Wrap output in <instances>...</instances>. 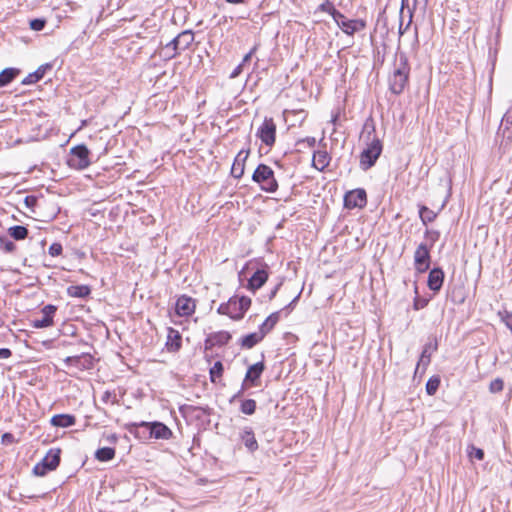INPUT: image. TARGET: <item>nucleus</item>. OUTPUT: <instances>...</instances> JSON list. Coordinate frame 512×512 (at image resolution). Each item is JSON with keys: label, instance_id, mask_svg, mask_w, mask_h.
Instances as JSON below:
<instances>
[{"label": "nucleus", "instance_id": "f257e3e1", "mask_svg": "<svg viewBox=\"0 0 512 512\" xmlns=\"http://www.w3.org/2000/svg\"><path fill=\"white\" fill-rule=\"evenodd\" d=\"M250 267L252 269H254V272L251 275V277L248 279L247 289L252 292H256L267 282V280L269 278L270 267L267 263H265L263 261H259V260L249 261L243 267L240 274H242L245 269H249Z\"/></svg>", "mask_w": 512, "mask_h": 512}, {"label": "nucleus", "instance_id": "f03ea898", "mask_svg": "<svg viewBox=\"0 0 512 512\" xmlns=\"http://www.w3.org/2000/svg\"><path fill=\"white\" fill-rule=\"evenodd\" d=\"M252 181L267 193H275L279 187L273 169L264 163L258 164L252 174Z\"/></svg>", "mask_w": 512, "mask_h": 512}, {"label": "nucleus", "instance_id": "7ed1b4c3", "mask_svg": "<svg viewBox=\"0 0 512 512\" xmlns=\"http://www.w3.org/2000/svg\"><path fill=\"white\" fill-rule=\"evenodd\" d=\"M383 151V144L379 138H374L360 154V168L367 171L372 168Z\"/></svg>", "mask_w": 512, "mask_h": 512}, {"label": "nucleus", "instance_id": "20e7f679", "mask_svg": "<svg viewBox=\"0 0 512 512\" xmlns=\"http://www.w3.org/2000/svg\"><path fill=\"white\" fill-rule=\"evenodd\" d=\"M61 461V449L51 448L45 457L37 463L33 468V474L36 476H45L47 473L54 471Z\"/></svg>", "mask_w": 512, "mask_h": 512}, {"label": "nucleus", "instance_id": "39448f33", "mask_svg": "<svg viewBox=\"0 0 512 512\" xmlns=\"http://www.w3.org/2000/svg\"><path fill=\"white\" fill-rule=\"evenodd\" d=\"M89 154H90V151L86 145L80 144V145L74 146L70 150V154L67 159V164L71 168H74L77 170H84L91 163L90 159H89Z\"/></svg>", "mask_w": 512, "mask_h": 512}, {"label": "nucleus", "instance_id": "423d86ee", "mask_svg": "<svg viewBox=\"0 0 512 512\" xmlns=\"http://www.w3.org/2000/svg\"><path fill=\"white\" fill-rule=\"evenodd\" d=\"M228 306L230 312V318L233 320H241L245 313L249 310L251 306V298L248 296H232L229 298Z\"/></svg>", "mask_w": 512, "mask_h": 512}, {"label": "nucleus", "instance_id": "0eeeda50", "mask_svg": "<svg viewBox=\"0 0 512 512\" xmlns=\"http://www.w3.org/2000/svg\"><path fill=\"white\" fill-rule=\"evenodd\" d=\"M276 124L273 118L265 117L262 124L256 132V137L259 138L265 146L271 148L276 141Z\"/></svg>", "mask_w": 512, "mask_h": 512}, {"label": "nucleus", "instance_id": "6e6552de", "mask_svg": "<svg viewBox=\"0 0 512 512\" xmlns=\"http://www.w3.org/2000/svg\"><path fill=\"white\" fill-rule=\"evenodd\" d=\"M432 248L428 243H420L414 252V266L418 273L422 274L429 270L431 264V251Z\"/></svg>", "mask_w": 512, "mask_h": 512}, {"label": "nucleus", "instance_id": "1a4fd4ad", "mask_svg": "<svg viewBox=\"0 0 512 512\" xmlns=\"http://www.w3.org/2000/svg\"><path fill=\"white\" fill-rule=\"evenodd\" d=\"M343 202L346 209H362L367 204V193L363 188L350 190L345 193Z\"/></svg>", "mask_w": 512, "mask_h": 512}, {"label": "nucleus", "instance_id": "9d476101", "mask_svg": "<svg viewBox=\"0 0 512 512\" xmlns=\"http://www.w3.org/2000/svg\"><path fill=\"white\" fill-rule=\"evenodd\" d=\"M150 422L141 421V422H129L124 425V428L135 438L141 441H148L151 439L149 436L150 431Z\"/></svg>", "mask_w": 512, "mask_h": 512}, {"label": "nucleus", "instance_id": "9b49d317", "mask_svg": "<svg viewBox=\"0 0 512 512\" xmlns=\"http://www.w3.org/2000/svg\"><path fill=\"white\" fill-rule=\"evenodd\" d=\"M195 300L187 295L178 297L175 303V312L180 317L191 316L195 312Z\"/></svg>", "mask_w": 512, "mask_h": 512}, {"label": "nucleus", "instance_id": "f8f14e48", "mask_svg": "<svg viewBox=\"0 0 512 512\" xmlns=\"http://www.w3.org/2000/svg\"><path fill=\"white\" fill-rule=\"evenodd\" d=\"M231 338V334L224 330L210 333L204 341L205 350H211L215 346H224L231 340Z\"/></svg>", "mask_w": 512, "mask_h": 512}, {"label": "nucleus", "instance_id": "ddd939ff", "mask_svg": "<svg viewBox=\"0 0 512 512\" xmlns=\"http://www.w3.org/2000/svg\"><path fill=\"white\" fill-rule=\"evenodd\" d=\"M65 364L70 367H75L79 370H87L93 367V357L89 353H83L76 356H68L64 360Z\"/></svg>", "mask_w": 512, "mask_h": 512}, {"label": "nucleus", "instance_id": "4468645a", "mask_svg": "<svg viewBox=\"0 0 512 512\" xmlns=\"http://www.w3.org/2000/svg\"><path fill=\"white\" fill-rule=\"evenodd\" d=\"M445 273L441 267H433L430 269L427 279L428 288L434 293H438L443 286Z\"/></svg>", "mask_w": 512, "mask_h": 512}, {"label": "nucleus", "instance_id": "2eb2a0df", "mask_svg": "<svg viewBox=\"0 0 512 512\" xmlns=\"http://www.w3.org/2000/svg\"><path fill=\"white\" fill-rule=\"evenodd\" d=\"M409 76L410 75L408 74L393 72L388 79L389 90L391 91V93H393L394 95L402 94L409 82Z\"/></svg>", "mask_w": 512, "mask_h": 512}, {"label": "nucleus", "instance_id": "dca6fc26", "mask_svg": "<svg viewBox=\"0 0 512 512\" xmlns=\"http://www.w3.org/2000/svg\"><path fill=\"white\" fill-rule=\"evenodd\" d=\"M57 307L52 304H47L41 309L42 318L33 320L34 328H47L54 324V316Z\"/></svg>", "mask_w": 512, "mask_h": 512}, {"label": "nucleus", "instance_id": "f3484780", "mask_svg": "<svg viewBox=\"0 0 512 512\" xmlns=\"http://www.w3.org/2000/svg\"><path fill=\"white\" fill-rule=\"evenodd\" d=\"M149 426V436H151V439L169 440L173 437L172 430L163 422L152 421L149 423Z\"/></svg>", "mask_w": 512, "mask_h": 512}, {"label": "nucleus", "instance_id": "a211bd4d", "mask_svg": "<svg viewBox=\"0 0 512 512\" xmlns=\"http://www.w3.org/2000/svg\"><path fill=\"white\" fill-rule=\"evenodd\" d=\"M250 154V149H241L238 154L236 155L234 162L231 167V175L236 178L240 179L245 170V162Z\"/></svg>", "mask_w": 512, "mask_h": 512}, {"label": "nucleus", "instance_id": "6ab92c4d", "mask_svg": "<svg viewBox=\"0 0 512 512\" xmlns=\"http://www.w3.org/2000/svg\"><path fill=\"white\" fill-rule=\"evenodd\" d=\"M53 69V63L48 62L40 65L34 72L29 73L22 81V85H32L41 81L46 74Z\"/></svg>", "mask_w": 512, "mask_h": 512}, {"label": "nucleus", "instance_id": "aec40b11", "mask_svg": "<svg viewBox=\"0 0 512 512\" xmlns=\"http://www.w3.org/2000/svg\"><path fill=\"white\" fill-rule=\"evenodd\" d=\"M265 370V363L263 360L250 365L245 374L244 381L249 384V386H257L258 381Z\"/></svg>", "mask_w": 512, "mask_h": 512}, {"label": "nucleus", "instance_id": "412c9836", "mask_svg": "<svg viewBox=\"0 0 512 512\" xmlns=\"http://www.w3.org/2000/svg\"><path fill=\"white\" fill-rule=\"evenodd\" d=\"M500 140L499 148L503 153L506 152L507 146L512 141V126L501 125L496 134V142Z\"/></svg>", "mask_w": 512, "mask_h": 512}, {"label": "nucleus", "instance_id": "4be33fe9", "mask_svg": "<svg viewBox=\"0 0 512 512\" xmlns=\"http://www.w3.org/2000/svg\"><path fill=\"white\" fill-rule=\"evenodd\" d=\"M331 156L326 150H317L313 153L312 166L318 171H324L329 166Z\"/></svg>", "mask_w": 512, "mask_h": 512}, {"label": "nucleus", "instance_id": "5701e85b", "mask_svg": "<svg viewBox=\"0 0 512 512\" xmlns=\"http://www.w3.org/2000/svg\"><path fill=\"white\" fill-rule=\"evenodd\" d=\"M50 424L58 428H68L76 424V417L72 414H55L51 417Z\"/></svg>", "mask_w": 512, "mask_h": 512}, {"label": "nucleus", "instance_id": "b1692460", "mask_svg": "<svg viewBox=\"0 0 512 512\" xmlns=\"http://www.w3.org/2000/svg\"><path fill=\"white\" fill-rule=\"evenodd\" d=\"M182 345V336L178 330L174 328L168 329L166 346L167 349L171 352H176L181 348Z\"/></svg>", "mask_w": 512, "mask_h": 512}, {"label": "nucleus", "instance_id": "393cba45", "mask_svg": "<svg viewBox=\"0 0 512 512\" xmlns=\"http://www.w3.org/2000/svg\"><path fill=\"white\" fill-rule=\"evenodd\" d=\"M264 335L258 330V332H252L243 336L239 340V344L244 349H251L260 343L264 339Z\"/></svg>", "mask_w": 512, "mask_h": 512}, {"label": "nucleus", "instance_id": "a878e982", "mask_svg": "<svg viewBox=\"0 0 512 512\" xmlns=\"http://www.w3.org/2000/svg\"><path fill=\"white\" fill-rule=\"evenodd\" d=\"M241 440L250 452H254L258 449V442L255 438L253 430L250 427H245L243 429L241 433Z\"/></svg>", "mask_w": 512, "mask_h": 512}, {"label": "nucleus", "instance_id": "bb28decb", "mask_svg": "<svg viewBox=\"0 0 512 512\" xmlns=\"http://www.w3.org/2000/svg\"><path fill=\"white\" fill-rule=\"evenodd\" d=\"M280 314H281V311H276V312H273L271 313L265 320L264 322L259 326V330L260 332L264 335V337L270 333L274 327L276 326V324L279 322L280 320Z\"/></svg>", "mask_w": 512, "mask_h": 512}, {"label": "nucleus", "instance_id": "cd10ccee", "mask_svg": "<svg viewBox=\"0 0 512 512\" xmlns=\"http://www.w3.org/2000/svg\"><path fill=\"white\" fill-rule=\"evenodd\" d=\"M67 294L70 297L86 299L91 294V287L89 285H71L67 288Z\"/></svg>", "mask_w": 512, "mask_h": 512}, {"label": "nucleus", "instance_id": "c85d7f7f", "mask_svg": "<svg viewBox=\"0 0 512 512\" xmlns=\"http://www.w3.org/2000/svg\"><path fill=\"white\" fill-rule=\"evenodd\" d=\"M410 64L408 56L405 52H399L396 54V62L393 72L396 73H402V74H408L410 75Z\"/></svg>", "mask_w": 512, "mask_h": 512}, {"label": "nucleus", "instance_id": "c756f323", "mask_svg": "<svg viewBox=\"0 0 512 512\" xmlns=\"http://www.w3.org/2000/svg\"><path fill=\"white\" fill-rule=\"evenodd\" d=\"M20 74V69L18 68H5L0 72V88L7 86L10 84L18 75Z\"/></svg>", "mask_w": 512, "mask_h": 512}, {"label": "nucleus", "instance_id": "7c9ffc66", "mask_svg": "<svg viewBox=\"0 0 512 512\" xmlns=\"http://www.w3.org/2000/svg\"><path fill=\"white\" fill-rule=\"evenodd\" d=\"M116 450L113 447H101L95 451L94 457L99 462H108L114 459Z\"/></svg>", "mask_w": 512, "mask_h": 512}, {"label": "nucleus", "instance_id": "2f4dec72", "mask_svg": "<svg viewBox=\"0 0 512 512\" xmlns=\"http://www.w3.org/2000/svg\"><path fill=\"white\" fill-rule=\"evenodd\" d=\"M463 288L460 286L448 287L447 288V299L453 304H462L465 301L463 294Z\"/></svg>", "mask_w": 512, "mask_h": 512}, {"label": "nucleus", "instance_id": "473e14b6", "mask_svg": "<svg viewBox=\"0 0 512 512\" xmlns=\"http://www.w3.org/2000/svg\"><path fill=\"white\" fill-rule=\"evenodd\" d=\"M419 208V217L423 225H428L429 223L433 222L436 218L438 213L434 212L430 208H428L425 205H418Z\"/></svg>", "mask_w": 512, "mask_h": 512}, {"label": "nucleus", "instance_id": "72a5a7b5", "mask_svg": "<svg viewBox=\"0 0 512 512\" xmlns=\"http://www.w3.org/2000/svg\"><path fill=\"white\" fill-rule=\"evenodd\" d=\"M339 18H333L337 26L347 35L353 36L352 19H347L343 13L339 12Z\"/></svg>", "mask_w": 512, "mask_h": 512}, {"label": "nucleus", "instance_id": "f704fd0d", "mask_svg": "<svg viewBox=\"0 0 512 512\" xmlns=\"http://www.w3.org/2000/svg\"><path fill=\"white\" fill-rule=\"evenodd\" d=\"M8 234L14 240L21 241L28 237L29 231L25 226L14 225L8 229Z\"/></svg>", "mask_w": 512, "mask_h": 512}, {"label": "nucleus", "instance_id": "c9c22d12", "mask_svg": "<svg viewBox=\"0 0 512 512\" xmlns=\"http://www.w3.org/2000/svg\"><path fill=\"white\" fill-rule=\"evenodd\" d=\"M177 36L180 42V50L182 51L188 49L194 41V33L191 30L182 31Z\"/></svg>", "mask_w": 512, "mask_h": 512}, {"label": "nucleus", "instance_id": "e433bc0d", "mask_svg": "<svg viewBox=\"0 0 512 512\" xmlns=\"http://www.w3.org/2000/svg\"><path fill=\"white\" fill-rule=\"evenodd\" d=\"M224 366L221 361H216L209 370L210 381L216 384L223 376Z\"/></svg>", "mask_w": 512, "mask_h": 512}, {"label": "nucleus", "instance_id": "4c0bfd02", "mask_svg": "<svg viewBox=\"0 0 512 512\" xmlns=\"http://www.w3.org/2000/svg\"><path fill=\"white\" fill-rule=\"evenodd\" d=\"M441 379L438 375H434L428 379L425 385L427 395L433 396L439 389Z\"/></svg>", "mask_w": 512, "mask_h": 512}, {"label": "nucleus", "instance_id": "58836bf2", "mask_svg": "<svg viewBox=\"0 0 512 512\" xmlns=\"http://www.w3.org/2000/svg\"><path fill=\"white\" fill-rule=\"evenodd\" d=\"M257 403L254 399H243L240 404V412L245 415H253L256 411Z\"/></svg>", "mask_w": 512, "mask_h": 512}, {"label": "nucleus", "instance_id": "ea45409f", "mask_svg": "<svg viewBox=\"0 0 512 512\" xmlns=\"http://www.w3.org/2000/svg\"><path fill=\"white\" fill-rule=\"evenodd\" d=\"M317 11L328 13L329 15L332 16V18L340 17V11L335 8L333 2H331L330 0H325L323 3H321L318 6Z\"/></svg>", "mask_w": 512, "mask_h": 512}, {"label": "nucleus", "instance_id": "a19ab883", "mask_svg": "<svg viewBox=\"0 0 512 512\" xmlns=\"http://www.w3.org/2000/svg\"><path fill=\"white\" fill-rule=\"evenodd\" d=\"M430 344H426L423 348V351L420 355V359L416 366V372L419 370L421 366H423V369H425L426 366L429 365L431 361V354L429 353Z\"/></svg>", "mask_w": 512, "mask_h": 512}, {"label": "nucleus", "instance_id": "79ce46f5", "mask_svg": "<svg viewBox=\"0 0 512 512\" xmlns=\"http://www.w3.org/2000/svg\"><path fill=\"white\" fill-rule=\"evenodd\" d=\"M424 237L427 241L426 243H428V246L432 248L440 238V231L434 229H427L424 233Z\"/></svg>", "mask_w": 512, "mask_h": 512}, {"label": "nucleus", "instance_id": "37998d69", "mask_svg": "<svg viewBox=\"0 0 512 512\" xmlns=\"http://www.w3.org/2000/svg\"><path fill=\"white\" fill-rule=\"evenodd\" d=\"M414 290H415L416 296L413 299V309L418 311L420 309L425 308L428 305L429 299L420 297L418 295V287H417V285H415Z\"/></svg>", "mask_w": 512, "mask_h": 512}, {"label": "nucleus", "instance_id": "c03bdc74", "mask_svg": "<svg viewBox=\"0 0 512 512\" xmlns=\"http://www.w3.org/2000/svg\"><path fill=\"white\" fill-rule=\"evenodd\" d=\"M408 13H409V20H408L407 24L405 25V27L403 26V16H399V28H398L399 38H401L404 35V33L409 29V27L412 24L414 12H413V10H410V11H408Z\"/></svg>", "mask_w": 512, "mask_h": 512}, {"label": "nucleus", "instance_id": "a18cd8bd", "mask_svg": "<svg viewBox=\"0 0 512 512\" xmlns=\"http://www.w3.org/2000/svg\"><path fill=\"white\" fill-rule=\"evenodd\" d=\"M159 55L164 58L165 60H171L173 58H175L177 55H179V52L174 50V48H171L169 47L168 45H164L160 52H159Z\"/></svg>", "mask_w": 512, "mask_h": 512}, {"label": "nucleus", "instance_id": "49530a36", "mask_svg": "<svg viewBox=\"0 0 512 512\" xmlns=\"http://www.w3.org/2000/svg\"><path fill=\"white\" fill-rule=\"evenodd\" d=\"M0 248L7 253H13L16 250V245L13 241L5 236H0Z\"/></svg>", "mask_w": 512, "mask_h": 512}, {"label": "nucleus", "instance_id": "de8ad7c7", "mask_svg": "<svg viewBox=\"0 0 512 512\" xmlns=\"http://www.w3.org/2000/svg\"><path fill=\"white\" fill-rule=\"evenodd\" d=\"M484 450L478 447H475L474 445H470L468 447V456L471 459H476L478 461H482L484 459Z\"/></svg>", "mask_w": 512, "mask_h": 512}, {"label": "nucleus", "instance_id": "09e8293b", "mask_svg": "<svg viewBox=\"0 0 512 512\" xmlns=\"http://www.w3.org/2000/svg\"><path fill=\"white\" fill-rule=\"evenodd\" d=\"M184 410L190 411L192 413L200 412L203 415H210L211 411H212V409L209 406L201 407V406H192V405L183 406L180 408V411L183 412Z\"/></svg>", "mask_w": 512, "mask_h": 512}, {"label": "nucleus", "instance_id": "8fccbe9b", "mask_svg": "<svg viewBox=\"0 0 512 512\" xmlns=\"http://www.w3.org/2000/svg\"><path fill=\"white\" fill-rule=\"evenodd\" d=\"M46 23H47V21L44 18H34V19L30 20L29 26H30V29H32L34 31H42L45 28Z\"/></svg>", "mask_w": 512, "mask_h": 512}, {"label": "nucleus", "instance_id": "3c124183", "mask_svg": "<svg viewBox=\"0 0 512 512\" xmlns=\"http://www.w3.org/2000/svg\"><path fill=\"white\" fill-rule=\"evenodd\" d=\"M504 388V381L501 378H496L490 382L489 391L490 393H499Z\"/></svg>", "mask_w": 512, "mask_h": 512}, {"label": "nucleus", "instance_id": "603ef678", "mask_svg": "<svg viewBox=\"0 0 512 512\" xmlns=\"http://www.w3.org/2000/svg\"><path fill=\"white\" fill-rule=\"evenodd\" d=\"M62 251H63V247H62V244L59 243V242H54L50 245L49 249H48V253L52 256V257H56V256H59L62 254Z\"/></svg>", "mask_w": 512, "mask_h": 512}, {"label": "nucleus", "instance_id": "864d4df0", "mask_svg": "<svg viewBox=\"0 0 512 512\" xmlns=\"http://www.w3.org/2000/svg\"><path fill=\"white\" fill-rule=\"evenodd\" d=\"M37 202H38V198H37V196H34V195H27L24 198L25 207L28 209H31V210H33L36 207Z\"/></svg>", "mask_w": 512, "mask_h": 512}, {"label": "nucleus", "instance_id": "5fc2aeb1", "mask_svg": "<svg viewBox=\"0 0 512 512\" xmlns=\"http://www.w3.org/2000/svg\"><path fill=\"white\" fill-rule=\"evenodd\" d=\"M353 35L366 28V21L363 19H352Z\"/></svg>", "mask_w": 512, "mask_h": 512}, {"label": "nucleus", "instance_id": "6e6d98bb", "mask_svg": "<svg viewBox=\"0 0 512 512\" xmlns=\"http://www.w3.org/2000/svg\"><path fill=\"white\" fill-rule=\"evenodd\" d=\"M249 384L246 383L244 380L241 384V388L239 389V391H237L230 399V403L236 401L237 399L241 398L244 394V392L249 388Z\"/></svg>", "mask_w": 512, "mask_h": 512}, {"label": "nucleus", "instance_id": "4d7b16f0", "mask_svg": "<svg viewBox=\"0 0 512 512\" xmlns=\"http://www.w3.org/2000/svg\"><path fill=\"white\" fill-rule=\"evenodd\" d=\"M501 125L512 126V106L506 111L501 120Z\"/></svg>", "mask_w": 512, "mask_h": 512}, {"label": "nucleus", "instance_id": "13d9d810", "mask_svg": "<svg viewBox=\"0 0 512 512\" xmlns=\"http://www.w3.org/2000/svg\"><path fill=\"white\" fill-rule=\"evenodd\" d=\"M302 290L303 288L298 292V294L292 299V301L287 304L282 310H280L281 312L282 311H289V310H292L294 309V307L296 306L297 302L299 301L300 299V296L302 294Z\"/></svg>", "mask_w": 512, "mask_h": 512}, {"label": "nucleus", "instance_id": "bf43d9fd", "mask_svg": "<svg viewBox=\"0 0 512 512\" xmlns=\"http://www.w3.org/2000/svg\"><path fill=\"white\" fill-rule=\"evenodd\" d=\"M380 24H382L383 28L386 29V33H387L388 28H387V17H386L385 9L380 11L378 14L377 25H380Z\"/></svg>", "mask_w": 512, "mask_h": 512}, {"label": "nucleus", "instance_id": "052dcab7", "mask_svg": "<svg viewBox=\"0 0 512 512\" xmlns=\"http://www.w3.org/2000/svg\"><path fill=\"white\" fill-rule=\"evenodd\" d=\"M15 442V437L12 433L6 432L2 435V443L9 445Z\"/></svg>", "mask_w": 512, "mask_h": 512}, {"label": "nucleus", "instance_id": "680f3d73", "mask_svg": "<svg viewBox=\"0 0 512 512\" xmlns=\"http://www.w3.org/2000/svg\"><path fill=\"white\" fill-rule=\"evenodd\" d=\"M171 48H174V50L178 51L179 53L182 51L180 50V42L178 36L174 37L171 41L166 43Z\"/></svg>", "mask_w": 512, "mask_h": 512}, {"label": "nucleus", "instance_id": "e2e57ef3", "mask_svg": "<svg viewBox=\"0 0 512 512\" xmlns=\"http://www.w3.org/2000/svg\"><path fill=\"white\" fill-rule=\"evenodd\" d=\"M217 312L221 315H227L230 317L228 302L220 304V306L217 309Z\"/></svg>", "mask_w": 512, "mask_h": 512}, {"label": "nucleus", "instance_id": "0e129e2a", "mask_svg": "<svg viewBox=\"0 0 512 512\" xmlns=\"http://www.w3.org/2000/svg\"><path fill=\"white\" fill-rule=\"evenodd\" d=\"M103 438L106 439V441L110 444H116L118 442V435L115 434V433H112V434H108V435H103Z\"/></svg>", "mask_w": 512, "mask_h": 512}, {"label": "nucleus", "instance_id": "69168bd1", "mask_svg": "<svg viewBox=\"0 0 512 512\" xmlns=\"http://www.w3.org/2000/svg\"><path fill=\"white\" fill-rule=\"evenodd\" d=\"M306 143L308 147L313 148L316 145V139L314 137H306L298 142V144Z\"/></svg>", "mask_w": 512, "mask_h": 512}, {"label": "nucleus", "instance_id": "338daca9", "mask_svg": "<svg viewBox=\"0 0 512 512\" xmlns=\"http://www.w3.org/2000/svg\"><path fill=\"white\" fill-rule=\"evenodd\" d=\"M243 63H240L239 65H237L234 70L231 72L230 74V78H236L238 77L242 71H243Z\"/></svg>", "mask_w": 512, "mask_h": 512}, {"label": "nucleus", "instance_id": "774afa93", "mask_svg": "<svg viewBox=\"0 0 512 512\" xmlns=\"http://www.w3.org/2000/svg\"><path fill=\"white\" fill-rule=\"evenodd\" d=\"M12 356V351L9 348H0V359H8Z\"/></svg>", "mask_w": 512, "mask_h": 512}]
</instances>
